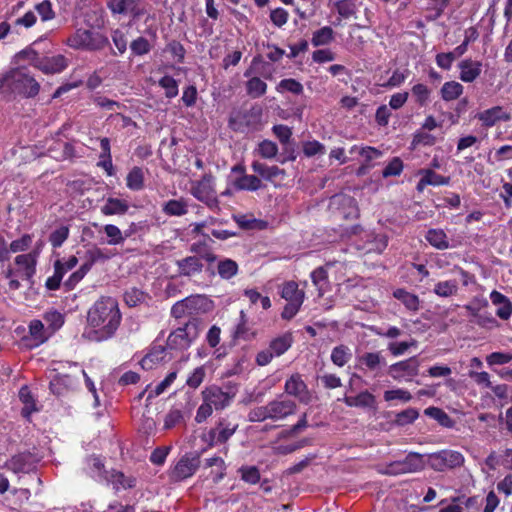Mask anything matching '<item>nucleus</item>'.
Here are the masks:
<instances>
[{
    "mask_svg": "<svg viewBox=\"0 0 512 512\" xmlns=\"http://www.w3.org/2000/svg\"><path fill=\"white\" fill-rule=\"evenodd\" d=\"M121 312L116 299L101 297L88 310V330L84 335L91 341L111 338L121 323Z\"/></svg>",
    "mask_w": 512,
    "mask_h": 512,
    "instance_id": "nucleus-1",
    "label": "nucleus"
},
{
    "mask_svg": "<svg viewBox=\"0 0 512 512\" xmlns=\"http://www.w3.org/2000/svg\"><path fill=\"white\" fill-rule=\"evenodd\" d=\"M14 67L1 79L2 92H10L23 97H30L32 92V50L30 47L17 53Z\"/></svg>",
    "mask_w": 512,
    "mask_h": 512,
    "instance_id": "nucleus-2",
    "label": "nucleus"
},
{
    "mask_svg": "<svg viewBox=\"0 0 512 512\" xmlns=\"http://www.w3.org/2000/svg\"><path fill=\"white\" fill-rule=\"evenodd\" d=\"M71 369L70 373H58L56 375H50V389L53 394L61 396L70 391H74L79 384V376L84 378L87 389L92 393L94 398V406L100 405L99 396L92 379L87 375L85 370L74 363L69 366Z\"/></svg>",
    "mask_w": 512,
    "mask_h": 512,
    "instance_id": "nucleus-3",
    "label": "nucleus"
},
{
    "mask_svg": "<svg viewBox=\"0 0 512 512\" xmlns=\"http://www.w3.org/2000/svg\"><path fill=\"white\" fill-rule=\"evenodd\" d=\"M108 43V38L102 33L85 29H78L66 40L69 47L86 51L102 50Z\"/></svg>",
    "mask_w": 512,
    "mask_h": 512,
    "instance_id": "nucleus-4",
    "label": "nucleus"
},
{
    "mask_svg": "<svg viewBox=\"0 0 512 512\" xmlns=\"http://www.w3.org/2000/svg\"><path fill=\"white\" fill-rule=\"evenodd\" d=\"M191 251L198 256H189L177 262L179 271L182 275L192 276L202 270L201 259L208 263L216 260V256L208 250L206 243H193Z\"/></svg>",
    "mask_w": 512,
    "mask_h": 512,
    "instance_id": "nucleus-5",
    "label": "nucleus"
},
{
    "mask_svg": "<svg viewBox=\"0 0 512 512\" xmlns=\"http://www.w3.org/2000/svg\"><path fill=\"white\" fill-rule=\"evenodd\" d=\"M63 323V315L54 310L46 312L42 320L34 321V347L46 342Z\"/></svg>",
    "mask_w": 512,
    "mask_h": 512,
    "instance_id": "nucleus-6",
    "label": "nucleus"
},
{
    "mask_svg": "<svg viewBox=\"0 0 512 512\" xmlns=\"http://www.w3.org/2000/svg\"><path fill=\"white\" fill-rule=\"evenodd\" d=\"M293 344L292 333L286 332L275 337L269 343L268 348L260 351L256 356V363L259 366L268 365L274 357L283 355Z\"/></svg>",
    "mask_w": 512,
    "mask_h": 512,
    "instance_id": "nucleus-7",
    "label": "nucleus"
},
{
    "mask_svg": "<svg viewBox=\"0 0 512 512\" xmlns=\"http://www.w3.org/2000/svg\"><path fill=\"white\" fill-rule=\"evenodd\" d=\"M237 389L234 386L227 385L224 388L211 385L202 391V398L208 401L215 410H223L234 400Z\"/></svg>",
    "mask_w": 512,
    "mask_h": 512,
    "instance_id": "nucleus-8",
    "label": "nucleus"
},
{
    "mask_svg": "<svg viewBox=\"0 0 512 512\" xmlns=\"http://www.w3.org/2000/svg\"><path fill=\"white\" fill-rule=\"evenodd\" d=\"M198 336V324L195 321H190L170 333L167 345L172 349L184 350L189 348Z\"/></svg>",
    "mask_w": 512,
    "mask_h": 512,
    "instance_id": "nucleus-9",
    "label": "nucleus"
},
{
    "mask_svg": "<svg viewBox=\"0 0 512 512\" xmlns=\"http://www.w3.org/2000/svg\"><path fill=\"white\" fill-rule=\"evenodd\" d=\"M425 462L423 455L411 452L404 460L394 461L386 466L383 473L388 475H401L407 473H415L423 470Z\"/></svg>",
    "mask_w": 512,
    "mask_h": 512,
    "instance_id": "nucleus-10",
    "label": "nucleus"
},
{
    "mask_svg": "<svg viewBox=\"0 0 512 512\" xmlns=\"http://www.w3.org/2000/svg\"><path fill=\"white\" fill-rule=\"evenodd\" d=\"M419 361L416 357H411L407 360L399 361L389 367V375L398 381L405 380L411 381L418 375Z\"/></svg>",
    "mask_w": 512,
    "mask_h": 512,
    "instance_id": "nucleus-11",
    "label": "nucleus"
},
{
    "mask_svg": "<svg viewBox=\"0 0 512 512\" xmlns=\"http://www.w3.org/2000/svg\"><path fill=\"white\" fill-rule=\"evenodd\" d=\"M463 463V455L456 451L445 450L430 455V465L437 471H444L445 469L459 467Z\"/></svg>",
    "mask_w": 512,
    "mask_h": 512,
    "instance_id": "nucleus-12",
    "label": "nucleus"
},
{
    "mask_svg": "<svg viewBox=\"0 0 512 512\" xmlns=\"http://www.w3.org/2000/svg\"><path fill=\"white\" fill-rule=\"evenodd\" d=\"M108 7L114 14H131L133 18L146 13L145 0H109Z\"/></svg>",
    "mask_w": 512,
    "mask_h": 512,
    "instance_id": "nucleus-13",
    "label": "nucleus"
},
{
    "mask_svg": "<svg viewBox=\"0 0 512 512\" xmlns=\"http://www.w3.org/2000/svg\"><path fill=\"white\" fill-rule=\"evenodd\" d=\"M200 464V459L197 456L185 455L179 459L171 471V477L176 481H181L191 477Z\"/></svg>",
    "mask_w": 512,
    "mask_h": 512,
    "instance_id": "nucleus-14",
    "label": "nucleus"
},
{
    "mask_svg": "<svg viewBox=\"0 0 512 512\" xmlns=\"http://www.w3.org/2000/svg\"><path fill=\"white\" fill-rule=\"evenodd\" d=\"M34 66L47 74L60 73L67 67V60L63 55L38 57L34 51Z\"/></svg>",
    "mask_w": 512,
    "mask_h": 512,
    "instance_id": "nucleus-15",
    "label": "nucleus"
},
{
    "mask_svg": "<svg viewBox=\"0 0 512 512\" xmlns=\"http://www.w3.org/2000/svg\"><path fill=\"white\" fill-rule=\"evenodd\" d=\"M237 425L220 421L215 428L203 436V440L210 446L217 443H225L236 431Z\"/></svg>",
    "mask_w": 512,
    "mask_h": 512,
    "instance_id": "nucleus-16",
    "label": "nucleus"
},
{
    "mask_svg": "<svg viewBox=\"0 0 512 512\" xmlns=\"http://www.w3.org/2000/svg\"><path fill=\"white\" fill-rule=\"evenodd\" d=\"M296 409L294 401L289 399L274 400L268 403V412L271 414V420H283L293 414Z\"/></svg>",
    "mask_w": 512,
    "mask_h": 512,
    "instance_id": "nucleus-17",
    "label": "nucleus"
},
{
    "mask_svg": "<svg viewBox=\"0 0 512 512\" xmlns=\"http://www.w3.org/2000/svg\"><path fill=\"white\" fill-rule=\"evenodd\" d=\"M476 118L481 121L485 127H492L499 121H509L511 114L506 112L501 106H494L478 113Z\"/></svg>",
    "mask_w": 512,
    "mask_h": 512,
    "instance_id": "nucleus-18",
    "label": "nucleus"
},
{
    "mask_svg": "<svg viewBox=\"0 0 512 512\" xmlns=\"http://www.w3.org/2000/svg\"><path fill=\"white\" fill-rule=\"evenodd\" d=\"M285 391L288 394L297 397L302 402L308 403L310 401V395L307 390V386L302 380L301 376L298 374H294L289 379H287L285 383Z\"/></svg>",
    "mask_w": 512,
    "mask_h": 512,
    "instance_id": "nucleus-19",
    "label": "nucleus"
},
{
    "mask_svg": "<svg viewBox=\"0 0 512 512\" xmlns=\"http://www.w3.org/2000/svg\"><path fill=\"white\" fill-rule=\"evenodd\" d=\"M460 79L463 82L471 83L475 81L482 72V63L472 59H465L459 63Z\"/></svg>",
    "mask_w": 512,
    "mask_h": 512,
    "instance_id": "nucleus-20",
    "label": "nucleus"
},
{
    "mask_svg": "<svg viewBox=\"0 0 512 512\" xmlns=\"http://www.w3.org/2000/svg\"><path fill=\"white\" fill-rule=\"evenodd\" d=\"M490 300L492 304L497 307L496 315L499 318L507 320L511 317L512 303L505 295L494 290L490 293Z\"/></svg>",
    "mask_w": 512,
    "mask_h": 512,
    "instance_id": "nucleus-21",
    "label": "nucleus"
},
{
    "mask_svg": "<svg viewBox=\"0 0 512 512\" xmlns=\"http://www.w3.org/2000/svg\"><path fill=\"white\" fill-rule=\"evenodd\" d=\"M104 480L110 483L116 491L132 488L136 484L135 477L115 470L109 472Z\"/></svg>",
    "mask_w": 512,
    "mask_h": 512,
    "instance_id": "nucleus-22",
    "label": "nucleus"
},
{
    "mask_svg": "<svg viewBox=\"0 0 512 512\" xmlns=\"http://www.w3.org/2000/svg\"><path fill=\"white\" fill-rule=\"evenodd\" d=\"M7 466L14 473L29 474L32 470V456L30 453H22L13 456Z\"/></svg>",
    "mask_w": 512,
    "mask_h": 512,
    "instance_id": "nucleus-23",
    "label": "nucleus"
},
{
    "mask_svg": "<svg viewBox=\"0 0 512 512\" xmlns=\"http://www.w3.org/2000/svg\"><path fill=\"white\" fill-rule=\"evenodd\" d=\"M85 471L87 474L97 481H104L107 472L104 470L103 461L97 456H90L86 459Z\"/></svg>",
    "mask_w": 512,
    "mask_h": 512,
    "instance_id": "nucleus-24",
    "label": "nucleus"
},
{
    "mask_svg": "<svg viewBox=\"0 0 512 512\" xmlns=\"http://www.w3.org/2000/svg\"><path fill=\"white\" fill-rule=\"evenodd\" d=\"M281 297L287 302L303 303L305 293L303 290L298 288V284L296 282L290 281L283 285L281 289Z\"/></svg>",
    "mask_w": 512,
    "mask_h": 512,
    "instance_id": "nucleus-25",
    "label": "nucleus"
},
{
    "mask_svg": "<svg viewBox=\"0 0 512 512\" xmlns=\"http://www.w3.org/2000/svg\"><path fill=\"white\" fill-rule=\"evenodd\" d=\"M359 364L370 371H378L386 365V361L380 352H368L359 357Z\"/></svg>",
    "mask_w": 512,
    "mask_h": 512,
    "instance_id": "nucleus-26",
    "label": "nucleus"
},
{
    "mask_svg": "<svg viewBox=\"0 0 512 512\" xmlns=\"http://www.w3.org/2000/svg\"><path fill=\"white\" fill-rule=\"evenodd\" d=\"M344 402L349 407H372L375 404V397L368 391H364L356 396H346Z\"/></svg>",
    "mask_w": 512,
    "mask_h": 512,
    "instance_id": "nucleus-27",
    "label": "nucleus"
},
{
    "mask_svg": "<svg viewBox=\"0 0 512 512\" xmlns=\"http://www.w3.org/2000/svg\"><path fill=\"white\" fill-rule=\"evenodd\" d=\"M16 273L23 279L29 280L32 276V255L22 254L15 258Z\"/></svg>",
    "mask_w": 512,
    "mask_h": 512,
    "instance_id": "nucleus-28",
    "label": "nucleus"
},
{
    "mask_svg": "<svg viewBox=\"0 0 512 512\" xmlns=\"http://www.w3.org/2000/svg\"><path fill=\"white\" fill-rule=\"evenodd\" d=\"M426 239L437 249H447L449 247L446 233L441 228L430 229L426 235Z\"/></svg>",
    "mask_w": 512,
    "mask_h": 512,
    "instance_id": "nucleus-29",
    "label": "nucleus"
},
{
    "mask_svg": "<svg viewBox=\"0 0 512 512\" xmlns=\"http://www.w3.org/2000/svg\"><path fill=\"white\" fill-rule=\"evenodd\" d=\"M393 296L401 301L407 309L411 311H417L419 309L420 300L415 294L404 289H397L393 292Z\"/></svg>",
    "mask_w": 512,
    "mask_h": 512,
    "instance_id": "nucleus-30",
    "label": "nucleus"
},
{
    "mask_svg": "<svg viewBox=\"0 0 512 512\" xmlns=\"http://www.w3.org/2000/svg\"><path fill=\"white\" fill-rule=\"evenodd\" d=\"M182 304L186 309L189 315L199 312L200 310H205L208 304L207 298L201 295L190 296L183 300H181Z\"/></svg>",
    "mask_w": 512,
    "mask_h": 512,
    "instance_id": "nucleus-31",
    "label": "nucleus"
},
{
    "mask_svg": "<svg viewBox=\"0 0 512 512\" xmlns=\"http://www.w3.org/2000/svg\"><path fill=\"white\" fill-rule=\"evenodd\" d=\"M126 185L129 189L139 191L144 187V172L140 167H133L126 177Z\"/></svg>",
    "mask_w": 512,
    "mask_h": 512,
    "instance_id": "nucleus-32",
    "label": "nucleus"
},
{
    "mask_svg": "<svg viewBox=\"0 0 512 512\" xmlns=\"http://www.w3.org/2000/svg\"><path fill=\"white\" fill-rule=\"evenodd\" d=\"M434 293L439 297H451L458 292V283L456 280L440 281L435 284Z\"/></svg>",
    "mask_w": 512,
    "mask_h": 512,
    "instance_id": "nucleus-33",
    "label": "nucleus"
},
{
    "mask_svg": "<svg viewBox=\"0 0 512 512\" xmlns=\"http://www.w3.org/2000/svg\"><path fill=\"white\" fill-rule=\"evenodd\" d=\"M177 377V373L175 371L170 372L164 380H162L159 384H157L154 388L148 386L146 392L148 393V398L151 399L153 397H157L164 393L171 384L175 381Z\"/></svg>",
    "mask_w": 512,
    "mask_h": 512,
    "instance_id": "nucleus-34",
    "label": "nucleus"
},
{
    "mask_svg": "<svg viewBox=\"0 0 512 512\" xmlns=\"http://www.w3.org/2000/svg\"><path fill=\"white\" fill-rule=\"evenodd\" d=\"M463 93V86L456 81L444 83L441 88V96L445 101L457 99Z\"/></svg>",
    "mask_w": 512,
    "mask_h": 512,
    "instance_id": "nucleus-35",
    "label": "nucleus"
},
{
    "mask_svg": "<svg viewBox=\"0 0 512 512\" xmlns=\"http://www.w3.org/2000/svg\"><path fill=\"white\" fill-rule=\"evenodd\" d=\"M234 186L239 190L256 191L261 186V180L254 175H243L234 181Z\"/></svg>",
    "mask_w": 512,
    "mask_h": 512,
    "instance_id": "nucleus-36",
    "label": "nucleus"
},
{
    "mask_svg": "<svg viewBox=\"0 0 512 512\" xmlns=\"http://www.w3.org/2000/svg\"><path fill=\"white\" fill-rule=\"evenodd\" d=\"M193 195L201 201H209L213 198V189L208 179H204L192 188Z\"/></svg>",
    "mask_w": 512,
    "mask_h": 512,
    "instance_id": "nucleus-37",
    "label": "nucleus"
},
{
    "mask_svg": "<svg viewBox=\"0 0 512 512\" xmlns=\"http://www.w3.org/2000/svg\"><path fill=\"white\" fill-rule=\"evenodd\" d=\"M424 413L425 415L436 420L443 427L451 428L454 425V421L451 419V417L440 408L428 407L425 409Z\"/></svg>",
    "mask_w": 512,
    "mask_h": 512,
    "instance_id": "nucleus-38",
    "label": "nucleus"
},
{
    "mask_svg": "<svg viewBox=\"0 0 512 512\" xmlns=\"http://www.w3.org/2000/svg\"><path fill=\"white\" fill-rule=\"evenodd\" d=\"M252 169L260 176L269 180H272L276 178L278 175L283 174V171L279 169L277 166H267L259 161H254L252 163Z\"/></svg>",
    "mask_w": 512,
    "mask_h": 512,
    "instance_id": "nucleus-39",
    "label": "nucleus"
},
{
    "mask_svg": "<svg viewBox=\"0 0 512 512\" xmlns=\"http://www.w3.org/2000/svg\"><path fill=\"white\" fill-rule=\"evenodd\" d=\"M246 90L252 98H259L266 93L267 84L259 77H252L246 83Z\"/></svg>",
    "mask_w": 512,
    "mask_h": 512,
    "instance_id": "nucleus-40",
    "label": "nucleus"
},
{
    "mask_svg": "<svg viewBox=\"0 0 512 512\" xmlns=\"http://www.w3.org/2000/svg\"><path fill=\"white\" fill-rule=\"evenodd\" d=\"M205 465L212 469L211 474L213 475L215 481H219L224 477L226 466L224 460L221 457H212L206 459Z\"/></svg>",
    "mask_w": 512,
    "mask_h": 512,
    "instance_id": "nucleus-41",
    "label": "nucleus"
},
{
    "mask_svg": "<svg viewBox=\"0 0 512 512\" xmlns=\"http://www.w3.org/2000/svg\"><path fill=\"white\" fill-rule=\"evenodd\" d=\"M19 399L25 406L22 409L23 417L29 419L32 414V390L30 386L23 385L19 390Z\"/></svg>",
    "mask_w": 512,
    "mask_h": 512,
    "instance_id": "nucleus-42",
    "label": "nucleus"
},
{
    "mask_svg": "<svg viewBox=\"0 0 512 512\" xmlns=\"http://www.w3.org/2000/svg\"><path fill=\"white\" fill-rule=\"evenodd\" d=\"M127 208L128 206L124 201L120 199L110 198L103 205L102 212L107 215L122 214L126 212Z\"/></svg>",
    "mask_w": 512,
    "mask_h": 512,
    "instance_id": "nucleus-43",
    "label": "nucleus"
},
{
    "mask_svg": "<svg viewBox=\"0 0 512 512\" xmlns=\"http://www.w3.org/2000/svg\"><path fill=\"white\" fill-rule=\"evenodd\" d=\"M332 28L326 26L313 33L312 44L313 46H322L330 43L333 40Z\"/></svg>",
    "mask_w": 512,
    "mask_h": 512,
    "instance_id": "nucleus-44",
    "label": "nucleus"
},
{
    "mask_svg": "<svg viewBox=\"0 0 512 512\" xmlns=\"http://www.w3.org/2000/svg\"><path fill=\"white\" fill-rule=\"evenodd\" d=\"M350 357L351 353L349 348L343 345L335 347L331 353L332 362L339 367L344 366L349 361Z\"/></svg>",
    "mask_w": 512,
    "mask_h": 512,
    "instance_id": "nucleus-45",
    "label": "nucleus"
},
{
    "mask_svg": "<svg viewBox=\"0 0 512 512\" xmlns=\"http://www.w3.org/2000/svg\"><path fill=\"white\" fill-rule=\"evenodd\" d=\"M412 399V395L408 390L397 388L392 390H387L384 392V400L387 402L391 401H400L402 403H407Z\"/></svg>",
    "mask_w": 512,
    "mask_h": 512,
    "instance_id": "nucleus-46",
    "label": "nucleus"
},
{
    "mask_svg": "<svg viewBox=\"0 0 512 512\" xmlns=\"http://www.w3.org/2000/svg\"><path fill=\"white\" fill-rule=\"evenodd\" d=\"M184 422V414L180 409H171L164 417V429L169 430Z\"/></svg>",
    "mask_w": 512,
    "mask_h": 512,
    "instance_id": "nucleus-47",
    "label": "nucleus"
},
{
    "mask_svg": "<svg viewBox=\"0 0 512 512\" xmlns=\"http://www.w3.org/2000/svg\"><path fill=\"white\" fill-rule=\"evenodd\" d=\"M238 271V265L231 259H225L218 263V273L224 279L233 277Z\"/></svg>",
    "mask_w": 512,
    "mask_h": 512,
    "instance_id": "nucleus-48",
    "label": "nucleus"
},
{
    "mask_svg": "<svg viewBox=\"0 0 512 512\" xmlns=\"http://www.w3.org/2000/svg\"><path fill=\"white\" fill-rule=\"evenodd\" d=\"M256 152L263 158L271 159L277 155L278 147L270 140H263L258 144Z\"/></svg>",
    "mask_w": 512,
    "mask_h": 512,
    "instance_id": "nucleus-49",
    "label": "nucleus"
},
{
    "mask_svg": "<svg viewBox=\"0 0 512 512\" xmlns=\"http://www.w3.org/2000/svg\"><path fill=\"white\" fill-rule=\"evenodd\" d=\"M130 49L134 55L142 56L151 51L152 45L146 38L138 37L131 42Z\"/></svg>",
    "mask_w": 512,
    "mask_h": 512,
    "instance_id": "nucleus-50",
    "label": "nucleus"
},
{
    "mask_svg": "<svg viewBox=\"0 0 512 512\" xmlns=\"http://www.w3.org/2000/svg\"><path fill=\"white\" fill-rule=\"evenodd\" d=\"M278 92L289 91L293 94L299 95L303 92V85L295 79H283L276 87Z\"/></svg>",
    "mask_w": 512,
    "mask_h": 512,
    "instance_id": "nucleus-51",
    "label": "nucleus"
},
{
    "mask_svg": "<svg viewBox=\"0 0 512 512\" xmlns=\"http://www.w3.org/2000/svg\"><path fill=\"white\" fill-rule=\"evenodd\" d=\"M164 212L168 215L180 216L187 212V208L184 202L179 200L168 201L163 208Z\"/></svg>",
    "mask_w": 512,
    "mask_h": 512,
    "instance_id": "nucleus-52",
    "label": "nucleus"
},
{
    "mask_svg": "<svg viewBox=\"0 0 512 512\" xmlns=\"http://www.w3.org/2000/svg\"><path fill=\"white\" fill-rule=\"evenodd\" d=\"M159 85L165 89V95L168 98H173L178 94V84L171 76H164L159 80Z\"/></svg>",
    "mask_w": 512,
    "mask_h": 512,
    "instance_id": "nucleus-53",
    "label": "nucleus"
},
{
    "mask_svg": "<svg viewBox=\"0 0 512 512\" xmlns=\"http://www.w3.org/2000/svg\"><path fill=\"white\" fill-rule=\"evenodd\" d=\"M419 416V413L414 408H408L396 415L395 422L400 426H405L413 423Z\"/></svg>",
    "mask_w": 512,
    "mask_h": 512,
    "instance_id": "nucleus-54",
    "label": "nucleus"
},
{
    "mask_svg": "<svg viewBox=\"0 0 512 512\" xmlns=\"http://www.w3.org/2000/svg\"><path fill=\"white\" fill-rule=\"evenodd\" d=\"M412 95L415 97L416 102L423 106L427 103L430 96V89L424 84H416L412 87Z\"/></svg>",
    "mask_w": 512,
    "mask_h": 512,
    "instance_id": "nucleus-55",
    "label": "nucleus"
},
{
    "mask_svg": "<svg viewBox=\"0 0 512 512\" xmlns=\"http://www.w3.org/2000/svg\"><path fill=\"white\" fill-rule=\"evenodd\" d=\"M64 271H62V262L60 260H57L55 262V272L54 275L49 277L46 280V287L49 290H55L59 287L60 282L63 278Z\"/></svg>",
    "mask_w": 512,
    "mask_h": 512,
    "instance_id": "nucleus-56",
    "label": "nucleus"
},
{
    "mask_svg": "<svg viewBox=\"0 0 512 512\" xmlns=\"http://www.w3.org/2000/svg\"><path fill=\"white\" fill-rule=\"evenodd\" d=\"M403 170V162L399 157H394L382 172L383 177L398 176Z\"/></svg>",
    "mask_w": 512,
    "mask_h": 512,
    "instance_id": "nucleus-57",
    "label": "nucleus"
},
{
    "mask_svg": "<svg viewBox=\"0 0 512 512\" xmlns=\"http://www.w3.org/2000/svg\"><path fill=\"white\" fill-rule=\"evenodd\" d=\"M241 478L250 484H256L260 480V473L255 466H245L240 469Z\"/></svg>",
    "mask_w": 512,
    "mask_h": 512,
    "instance_id": "nucleus-58",
    "label": "nucleus"
},
{
    "mask_svg": "<svg viewBox=\"0 0 512 512\" xmlns=\"http://www.w3.org/2000/svg\"><path fill=\"white\" fill-rule=\"evenodd\" d=\"M449 182V178L444 177L435 173L432 170H426L423 175V183H427L428 185L438 186V185H446Z\"/></svg>",
    "mask_w": 512,
    "mask_h": 512,
    "instance_id": "nucleus-59",
    "label": "nucleus"
},
{
    "mask_svg": "<svg viewBox=\"0 0 512 512\" xmlns=\"http://www.w3.org/2000/svg\"><path fill=\"white\" fill-rule=\"evenodd\" d=\"M311 279L313 284L317 287L319 294H322L323 286L327 280V272L323 267H319L312 271Z\"/></svg>",
    "mask_w": 512,
    "mask_h": 512,
    "instance_id": "nucleus-60",
    "label": "nucleus"
},
{
    "mask_svg": "<svg viewBox=\"0 0 512 512\" xmlns=\"http://www.w3.org/2000/svg\"><path fill=\"white\" fill-rule=\"evenodd\" d=\"M486 361L489 365H503L512 361V354L503 352H493L487 356Z\"/></svg>",
    "mask_w": 512,
    "mask_h": 512,
    "instance_id": "nucleus-61",
    "label": "nucleus"
},
{
    "mask_svg": "<svg viewBox=\"0 0 512 512\" xmlns=\"http://www.w3.org/2000/svg\"><path fill=\"white\" fill-rule=\"evenodd\" d=\"M303 152L306 156L312 157L317 154H324L325 153V147L320 142L314 140V141H308L303 144Z\"/></svg>",
    "mask_w": 512,
    "mask_h": 512,
    "instance_id": "nucleus-62",
    "label": "nucleus"
},
{
    "mask_svg": "<svg viewBox=\"0 0 512 512\" xmlns=\"http://www.w3.org/2000/svg\"><path fill=\"white\" fill-rule=\"evenodd\" d=\"M248 418L252 422H261L267 419H271V414L268 412V404L251 410L249 412Z\"/></svg>",
    "mask_w": 512,
    "mask_h": 512,
    "instance_id": "nucleus-63",
    "label": "nucleus"
},
{
    "mask_svg": "<svg viewBox=\"0 0 512 512\" xmlns=\"http://www.w3.org/2000/svg\"><path fill=\"white\" fill-rule=\"evenodd\" d=\"M205 377V369L203 367H197L188 376L186 384L191 388H197L201 385Z\"/></svg>",
    "mask_w": 512,
    "mask_h": 512,
    "instance_id": "nucleus-64",
    "label": "nucleus"
}]
</instances>
